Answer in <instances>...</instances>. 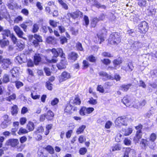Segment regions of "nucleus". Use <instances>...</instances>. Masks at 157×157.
<instances>
[{"label": "nucleus", "mask_w": 157, "mask_h": 157, "mask_svg": "<svg viewBox=\"0 0 157 157\" xmlns=\"http://www.w3.org/2000/svg\"><path fill=\"white\" fill-rule=\"evenodd\" d=\"M46 149L51 154H52L54 153V151L53 147L50 145L48 146L46 148Z\"/></svg>", "instance_id": "nucleus-45"}, {"label": "nucleus", "mask_w": 157, "mask_h": 157, "mask_svg": "<svg viewBox=\"0 0 157 157\" xmlns=\"http://www.w3.org/2000/svg\"><path fill=\"white\" fill-rule=\"evenodd\" d=\"M27 121V119L25 117H22L20 118V122L21 125L24 124Z\"/></svg>", "instance_id": "nucleus-64"}, {"label": "nucleus", "mask_w": 157, "mask_h": 157, "mask_svg": "<svg viewBox=\"0 0 157 157\" xmlns=\"http://www.w3.org/2000/svg\"><path fill=\"white\" fill-rule=\"evenodd\" d=\"M8 124V121H3L1 124V127L2 128L7 127Z\"/></svg>", "instance_id": "nucleus-48"}, {"label": "nucleus", "mask_w": 157, "mask_h": 157, "mask_svg": "<svg viewBox=\"0 0 157 157\" xmlns=\"http://www.w3.org/2000/svg\"><path fill=\"white\" fill-rule=\"evenodd\" d=\"M94 5L98 8H101L104 9L106 8V6L105 5H101L99 2L97 1L94 2Z\"/></svg>", "instance_id": "nucleus-39"}, {"label": "nucleus", "mask_w": 157, "mask_h": 157, "mask_svg": "<svg viewBox=\"0 0 157 157\" xmlns=\"http://www.w3.org/2000/svg\"><path fill=\"white\" fill-rule=\"evenodd\" d=\"M52 84L49 81H48L46 82V86L49 90H52Z\"/></svg>", "instance_id": "nucleus-55"}, {"label": "nucleus", "mask_w": 157, "mask_h": 157, "mask_svg": "<svg viewBox=\"0 0 157 157\" xmlns=\"http://www.w3.org/2000/svg\"><path fill=\"white\" fill-rule=\"evenodd\" d=\"M34 128V124L33 122L29 121L27 125L26 128L29 130V131H33Z\"/></svg>", "instance_id": "nucleus-29"}, {"label": "nucleus", "mask_w": 157, "mask_h": 157, "mask_svg": "<svg viewBox=\"0 0 157 157\" xmlns=\"http://www.w3.org/2000/svg\"><path fill=\"white\" fill-rule=\"evenodd\" d=\"M99 21L97 17L94 18L92 19L91 22V26L93 27L96 26L97 23Z\"/></svg>", "instance_id": "nucleus-37"}, {"label": "nucleus", "mask_w": 157, "mask_h": 157, "mask_svg": "<svg viewBox=\"0 0 157 157\" xmlns=\"http://www.w3.org/2000/svg\"><path fill=\"white\" fill-rule=\"evenodd\" d=\"M34 36L33 35H30L29 36V41L31 42L33 45L35 47H37L39 45V42L36 39H33Z\"/></svg>", "instance_id": "nucleus-18"}, {"label": "nucleus", "mask_w": 157, "mask_h": 157, "mask_svg": "<svg viewBox=\"0 0 157 157\" xmlns=\"http://www.w3.org/2000/svg\"><path fill=\"white\" fill-rule=\"evenodd\" d=\"M142 46V44L139 41L134 42L131 45V47L134 50L141 48Z\"/></svg>", "instance_id": "nucleus-16"}, {"label": "nucleus", "mask_w": 157, "mask_h": 157, "mask_svg": "<svg viewBox=\"0 0 157 157\" xmlns=\"http://www.w3.org/2000/svg\"><path fill=\"white\" fill-rule=\"evenodd\" d=\"M121 39L117 33L111 34L108 40L110 44L113 45L117 44L121 42Z\"/></svg>", "instance_id": "nucleus-1"}, {"label": "nucleus", "mask_w": 157, "mask_h": 157, "mask_svg": "<svg viewBox=\"0 0 157 157\" xmlns=\"http://www.w3.org/2000/svg\"><path fill=\"white\" fill-rule=\"evenodd\" d=\"M69 103L74 106L75 105H79L81 104V101L78 97L76 96L74 99L70 100Z\"/></svg>", "instance_id": "nucleus-13"}, {"label": "nucleus", "mask_w": 157, "mask_h": 157, "mask_svg": "<svg viewBox=\"0 0 157 157\" xmlns=\"http://www.w3.org/2000/svg\"><path fill=\"white\" fill-rule=\"evenodd\" d=\"M10 38L13 44H16L17 42V39L15 36L13 34L10 35Z\"/></svg>", "instance_id": "nucleus-52"}, {"label": "nucleus", "mask_w": 157, "mask_h": 157, "mask_svg": "<svg viewBox=\"0 0 157 157\" xmlns=\"http://www.w3.org/2000/svg\"><path fill=\"white\" fill-rule=\"evenodd\" d=\"M78 57V55L75 52H71L68 55L69 59L72 62H74L77 60Z\"/></svg>", "instance_id": "nucleus-15"}, {"label": "nucleus", "mask_w": 157, "mask_h": 157, "mask_svg": "<svg viewBox=\"0 0 157 157\" xmlns=\"http://www.w3.org/2000/svg\"><path fill=\"white\" fill-rule=\"evenodd\" d=\"M123 131L124 132V134L125 136H128L131 134L132 132V129L131 128H128L124 130Z\"/></svg>", "instance_id": "nucleus-40"}, {"label": "nucleus", "mask_w": 157, "mask_h": 157, "mask_svg": "<svg viewBox=\"0 0 157 157\" xmlns=\"http://www.w3.org/2000/svg\"><path fill=\"white\" fill-rule=\"evenodd\" d=\"M9 62L10 60L9 59H6V60H5L2 63H3L2 65V68L5 69L8 68L9 67Z\"/></svg>", "instance_id": "nucleus-27"}, {"label": "nucleus", "mask_w": 157, "mask_h": 157, "mask_svg": "<svg viewBox=\"0 0 157 157\" xmlns=\"http://www.w3.org/2000/svg\"><path fill=\"white\" fill-rule=\"evenodd\" d=\"M38 157H45L42 150H39L37 152Z\"/></svg>", "instance_id": "nucleus-58"}, {"label": "nucleus", "mask_w": 157, "mask_h": 157, "mask_svg": "<svg viewBox=\"0 0 157 157\" xmlns=\"http://www.w3.org/2000/svg\"><path fill=\"white\" fill-rule=\"evenodd\" d=\"M20 27L23 29L24 31L26 32L27 30V25L24 23L21 24L20 25Z\"/></svg>", "instance_id": "nucleus-63"}, {"label": "nucleus", "mask_w": 157, "mask_h": 157, "mask_svg": "<svg viewBox=\"0 0 157 157\" xmlns=\"http://www.w3.org/2000/svg\"><path fill=\"white\" fill-rule=\"evenodd\" d=\"M15 82L16 86L17 88L18 89H19L20 87L22 86L23 85V83L21 82L17 81V80L16 81H14L13 82Z\"/></svg>", "instance_id": "nucleus-49"}, {"label": "nucleus", "mask_w": 157, "mask_h": 157, "mask_svg": "<svg viewBox=\"0 0 157 157\" xmlns=\"http://www.w3.org/2000/svg\"><path fill=\"white\" fill-rule=\"evenodd\" d=\"M13 29L17 35L19 37L26 39V38L23 37L24 33L19 26L15 25L14 26Z\"/></svg>", "instance_id": "nucleus-6"}, {"label": "nucleus", "mask_w": 157, "mask_h": 157, "mask_svg": "<svg viewBox=\"0 0 157 157\" xmlns=\"http://www.w3.org/2000/svg\"><path fill=\"white\" fill-rule=\"evenodd\" d=\"M124 143L125 145L128 146L131 145V141L129 139L125 138L124 141Z\"/></svg>", "instance_id": "nucleus-61"}, {"label": "nucleus", "mask_w": 157, "mask_h": 157, "mask_svg": "<svg viewBox=\"0 0 157 157\" xmlns=\"http://www.w3.org/2000/svg\"><path fill=\"white\" fill-rule=\"evenodd\" d=\"M26 56L24 54H21L20 56H17L16 57V60L21 63L25 62L26 61Z\"/></svg>", "instance_id": "nucleus-12"}, {"label": "nucleus", "mask_w": 157, "mask_h": 157, "mask_svg": "<svg viewBox=\"0 0 157 157\" xmlns=\"http://www.w3.org/2000/svg\"><path fill=\"white\" fill-rule=\"evenodd\" d=\"M156 12V10L152 7H149L147 10V12L148 13L149 15L154 14Z\"/></svg>", "instance_id": "nucleus-36"}, {"label": "nucleus", "mask_w": 157, "mask_h": 157, "mask_svg": "<svg viewBox=\"0 0 157 157\" xmlns=\"http://www.w3.org/2000/svg\"><path fill=\"white\" fill-rule=\"evenodd\" d=\"M86 127V125H83L80 126L76 131V133L79 134L82 132Z\"/></svg>", "instance_id": "nucleus-41"}, {"label": "nucleus", "mask_w": 157, "mask_h": 157, "mask_svg": "<svg viewBox=\"0 0 157 157\" xmlns=\"http://www.w3.org/2000/svg\"><path fill=\"white\" fill-rule=\"evenodd\" d=\"M121 146L120 145L117 144L112 147V151H118L121 150Z\"/></svg>", "instance_id": "nucleus-43"}, {"label": "nucleus", "mask_w": 157, "mask_h": 157, "mask_svg": "<svg viewBox=\"0 0 157 157\" xmlns=\"http://www.w3.org/2000/svg\"><path fill=\"white\" fill-rule=\"evenodd\" d=\"M53 56L56 58L58 56H60L62 58H65V55L63 53V50L60 48H53L51 50Z\"/></svg>", "instance_id": "nucleus-3"}, {"label": "nucleus", "mask_w": 157, "mask_h": 157, "mask_svg": "<svg viewBox=\"0 0 157 157\" xmlns=\"http://www.w3.org/2000/svg\"><path fill=\"white\" fill-rule=\"evenodd\" d=\"M121 63V60L119 59H115L113 61V63L115 65V67L117 65H119Z\"/></svg>", "instance_id": "nucleus-51"}, {"label": "nucleus", "mask_w": 157, "mask_h": 157, "mask_svg": "<svg viewBox=\"0 0 157 157\" xmlns=\"http://www.w3.org/2000/svg\"><path fill=\"white\" fill-rule=\"evenodd\" d=\"M41 60L40 55L39 54H35L34 56V63L35 64L37 65Z\"/></svg>", "instance_id": "nucleus-21"}, {"label": "nucleus", "mask_w": 157, "mask_h": 157, "mask_svg": "<svg viewBox=\"0 0 157 157\" xmlns=\"http://www.w3.org/2000/svg\"><path fill=\"white\" fill-rule=\"evenodd\" d=\"M3 82L5 83H7L9 82V76L6 74H5L3 77Z\"/></svg>", "instance_id": "nucleus-59"}, {"label": "nucleus", "mask_w": 157, "mask_h": 157, "mask_svg": "<svg viewBox=\"0 0 157 157\" xmlns=\"http://www.w3.org/2000/svg\"><path fill=\"white\" fill-rule=\"evenodd\" d=\"M112 123L110 121H107L105 124V127L107 129H109L110 128V127L112 126Z\"/></svg>", "instance_id": "nucleus-60"}, {"label": "nucleus", "mask_w": 157, "mask_h": 157, "mask_svg": "<svg viewBox=\"0 0 157 157\" xmlns=\"http://www.w3.org/2000/svg\"><path fill=\"white\" fill-rule=\"evenodd\" d=\"M33 36L34 38L35 39H36V40H37L38 42H40L42 41V37L40 35L37 34H35Z\"/></svg>", "instance_id": "nucleus-44"}, {"label": "nucleus", "mask_w": 157, "mask_h": 157, "mask_svg": "<svg viewBox=\"0 0 157 157\" xmlns=\"http://www.w3.org/2000/svg\"><path fill=\"white\" fill-rule=\"evenodd\" d=\"M139 31L141 33H145L148 30L149 27L148 23L145 21H143L138 25Z\"/></svg>", "instance_id": "nucleus-2"}, {"label": "nucleus", "mask_w": 157, "mask_h": 157, "mask_svg": "<svg viewBox=\"0 0 157 157\" xmlns=\"http://www.w3.org/2000/svg\"><path fill=\"white\" fill-rule=\"evenodd\" d=\"M46 116V118L48 120H51L53 119L54 114L52 111L49 110L48 111Z\"/></svg>", "instance_id": "nucleus-25"}, {"label": "nucleus", "mask_w": 157, "mask_h": 157, "mask_svg": "<svg viewBox=\"0 0 157 157\" xmlns=\"http://www.w3.org/2000/svg\"><path fill=\"white\" fill-rule=\"evenodd\" d=\"M122 68L126 71L130 72L133 70L134 69V67L132 63H129L127 65L123 67Z\"/></svg>", "instance_id": "nucleus-17"}, {"label": "nucleus", "mask_w": 157, "mask_h": 157, "mask_svg": "<svg viewBox=\"0 0 157 157\" xmlns=\"http://www.w3.org/2000/svg\"><path fill=\"white\" fill-rule=\"evenodd\" d=\"M19 125V123L18 122L16 121L13 122V125L14 128H12V130L13 135H14L15 132L17 131Z\"/></svg>", "instance_id": "nucleus-28"}, {"label": "nucleus", "mask_w": 157, "mask_h": 157, "mask_svg": "<svg viewBox=\"0 0 157 157\" xmlns=\"http://www.w3.org/2000/svg\"><path fill=\"white\" fill-rule=\"evenodd\" d=\"M131 86L132 84H131L122 85L120 86L121 89L123 91H127Z\"/></svg>", "instance_id": "nucleus-26"}, {"label": "nucleus", "mask_w": 157, "mask_h": 157, "mask_svg": "<svg viewBox=\"0 0 157 157\" xmlns=\"http://www.w3.org/2000/svg\"><path fill=\"white\" fill-rule=\"evenodd\" d=\"M76 48L78 51H83L84 49L82 47V44L79 42H78L76 44Z\"/></svg>", "instance_id": "nucleus-38"}, {"label": "nucleus", "mask_w": 157, "mask_h": 157, "mask_svg": "<svg viewBox=\"0 0 157 157\" xmlns=\"http://www.w3.org/2000/svg\"><path fill=\"white\" fill-rule=\"evenodd\" d=\"M88 102L90 104L92 105H95L97 103L96 100L94 99L93 98H90Z\"/></svg>", "instance_id": "nucleus-56"}, {"label": "nucleus", "mask_w": 157, "mask_h": 157, "mask_svg": "<svg viewBox=\"0 0 157 157\" xmlns=\"http://www.w3.org/2000/svg\"><path fill=\"white\" fill-rule=\"evenodd\" d=\"M50 24L53 27L55 28L57 26L58 22H56L53 20L50 21Z\"/></svg>", "instance_id": "nucleus-57"}, {"label": "nucleus", "mask_w": 157, "mask_h": 157, "mask_svg": "<svg viewBox=\"0 0 157 157\" xmlns=\"http://www.w3.org/2000/svg\"><path fill=\"white\" fill-rule=\"evenodd\" d=\"M86 59L92 63H94L96 61V58L92 55H90L88 58H86Z\"/></svg>", "instance_id": "nucleus-42"}, {"label": "nucleus", "mask_w": 157, "mask_h": 157, "mask_svg": "<svg viewBox=\"0 0 157 157\" xmlns=\"http://www.w3.org/2000/svg\"><path fill=\"white\" fill-rule=\"evenodd\" d=\"M28 132L26 129L22 128H21L20 129L19 132H18V133L20 135L27 133Z\"/></svg>", "instance_id": "nucleus-47"}, {"label": "nucleus", "mask_w": 157, "mask_h": 157, "mask_svg": "<svg viewBox=\"0 0 157 157\" xmlns=\"http://www.w3.org/2000/svg\"><path fill=\"white\" fill-rule=\"evenodd\" d=\"M73 15V18L75 19L77 18L82 17L83 16V13L78 10H76L75 12L72 13Z\"/></svg>", "instance_id": "nucleus-24"}, {"label": "nucleus", "mask_w": 157, "mask_h": 157, "mask_svg": "<svg viewBox=\"0 0 157 157\" xmlns=\"http://www.w3.org/2000/svg\"><path fill=\"white\" fill-rule=\"evenodd\" d=\"M19 143V141L17 139H10V145L13 147L16 146Z\"/></svg>", "instance_id": "nucleus-34"}, {"label": "nucleus", "mask_w": 157, "mask_h": 157, "mask_svg": "<svg viewBox=\"0 0 157 157\" xmlns=\"http://www.w3.org/2000/svg\"><path fill=\"white\" fill-rule=\"evenodd\" d=\"M2 34L3 39H6V37H8L10 35V31L8 30H5L2 31Z\"/></svg>", "instance_id": "nucleus-35"}, {"label": "nucleus", "mask_w": 157, "mask_h": 157, "mask_svg": "<svg viewBox=\"0 0 157 157\" xmlns=\"http://www.w3.org/2000/svg\"><path fill=\"white\" fill-rule=\"evenodd\" d=\"M39 24L37 23L34 24L32 27L31 31L33 33H37L39 30Z\"/></svg>", "instance_id": "nucleus-20"}, {"label": "nucleus", "mask_w": 157, "mask_h": 157, "mask_svg": "<svg viewBox=\"0 0 157 157\" xmlns=\"http://www.w3.org/2000/svg\"><path fill=\"white\" fill-rule=\"evenodd\" d=\"M156 138V135L154 133H152L149 138L150 141L149 142H150L151 145H150V147L151 148H153L155 146V143L154 141H155Z\"/></svg>", "instance_id": "nucleus-10"}, {"label": "nucleus", "mask_w": 157, "mask_h": 157, "mask_svg": "<svg viewBox=\"0 0 157 157\" xmlns=\"http://www.w3.org/2000/svg\"><path fill=\"white\" fill-rule=\"evenodd\" d=\"M10 17V16L6 10L0 11V20H2L3 18H5L10 22L9 19Z\"/></svg>", "instance_id": "nucleus-9"}, {"label": "nucleus", "mask_w": 157, "mask_h": 157, "mask_svg": "<svg viewBox=\"0 0 157 157\" xmlns=\"http://www.w3.org/2000/svg\"><path fill=\"white\" fill-rule=\"evenodd\" d=\"M60 41L62 44H63L67 42V39L65 36H62L59 38Z\"/></svg>", "instance_id": "nucleus-53"}, {"label": "nucleus", "mask_w": 157, "mask_h": 157, "mask_svg": "<svg viewBox=\"0 0 157 157\" xmlns=\"http://www.w3.org/2000/svg\"><path fill=\"white\" fill-rule=\"evenodd\" d=\"M18 72V68L15 67L10 70V73L12 74V78L11 82H13L18 80L17 74Z\"/></svg>", "instance_id": "nucleus-5"}, {"label": "nucleus", "mask_w": 157, "mask_h": 157, "mask_svg": "<svg viewBox=\"0 0 157 157\" xmlns=\"http://www.w3.org/2000/svg\"><path fill=\"white\" fill-rule=\"evenodd\" d=\"M122 102L127 106L130 105V101L129 100V97L128 96L124 97L122 100Z\"/></svg>", "instance_id": "nucleus-22"}, {"label": "nucleus", "mask_w": 157, "mask_h": 157, "mask_svg": "<svg viewBox=\"0 0 157 157\" xmlns=\"http://www.w3.org/2000/svg\"><path fill=\"white\" fill-rule=\"evenodd\" d=\"M134 151L133 149H131L129 148H126L124 154V157H129V154L133 152Z\"/></svg>", "instance_id": "nucleus-30"}, {"label": "nucleus", "mask_w": 157, "mask_h": 157, "mask_svg": "<svg viewBox=\"0 0 157 157\" xmlns=\"http://www.w3.org/2000/svg\"><path fill=\"white\" fill-rule=\"evenodd\" d=\"M77 110V108L75 107L71 104L70 103L69 104H67L66 108L64 109L65 112L67 113L70 114L72 112L71 110L76 111Z\"/></svg>", "instance_id": "nucleus-8"}, {"label": "nucleus", "mask_w": 157, "mask_h": 157, "mask_svg": "<svg viewBox=\"0 0 157 157\" xmlns=\"http://www.w3.org/2000/svg\"><path fill=\"white\" fill-rule=\"evenodd\" d=\"M18 109L16 105H14L11 108V113L12 115L16 116L18 113Z\"/></svg>", "instance_id": "nucleus-23"}, {"label": "nucleus", "mask_w": 157, "mask_h": 157, "mask_svg": "<svg viewBox=\"0 0 157 157\" xmlns=\"http://www.w3.org/2000/svg\"><path fill=\"white\" fill-rule=\"evenodd\" d=\"M127 120L125 116L119 117L116 119L115 121V125L119 126L121 125L126 126L127 125Z\"/></svg>", "instance_id": "nucleus-4"}, {"label": "nucleus", "mask_w": 157, "mask_h": 157, "mask_svg": "<svg viewBox=\"0 0 157 157\" xmlns=\"http://www.w3.org/2000/svg\"><path fill=\"white\" fill-rule=\"evenodd\" d=\"M146 0H138V4L140 7H144L146 6Z\"/></svg>", "instance_id": "nucleus-32"}, {"label": "nucleus", "mask_w": 157, "mask_h": 157, "mask_svg": "<svg viewBox=\"0 0 157 157\" xmlns=\"http://www.w3.org/2000/svg\"><path fill=\"white\" fill-rule=\"evenodd\" d=\"M140 144L142 147H145L147 146L150 147V145H151L150 142H149L147 140L143 139H141Z\"/></svg>", "instance_id": "nucleus-19"}, {"label": "nucleus", "mask_w": 157, "mask_h": 157, "mask_svg": "<svg viewBox=\"0 0 157 157\" xmlns=\"http://www.w3.org/2000/svg\"><path fill=\"white\" fill-rule=\"evenodd\" d=\"M87 152V149L86 148L83 147L81 148L79 150V153L82 155H84Z\"/></svg>", "instance_id": "nucleus-54"}, {"label": "nucleus", "mask_w": 157, "mask_h": 157, "mask_svg": "<svg viewBox=\"0 0 157 157\" xmlns=\"http://www.w3.org/2000/svg\"><path fill=\"white\" fill-rule=\"evenodd\" d=\"M142 136V132L141 130H137L136 134L133 138V140L136 144L138 143L139 140L141 139Z\"/></svg>", "instance_id": "nucleus-11"}, {"label": "nucleus", "mask_w": 157, "mask_h": 157, "mask_svg": "<svg viewBox=\"0 0 157 157\" xmlns=\"http://www.w3.org/2000/svg\"><path fill=\"white\" fill-rule=\"evenodd\" d=\"M146 103V101L145 100H143L142 101H140V103L139 106H136L135 105H134V107L135 108L138 109L139 107H142L144 106L145 105Z\"/></svg>", "instance_id": "nucleus-50"}, {"label": "nucleus", "mask_w": 157, "mask_h": 157, "mask_svg": "<svg viewBox=\"0 0 157 157\" xmlns=\"http://www.w3.org/2000/svg\"><path fill=\"white\" fill-rule=\"evenodd\" d=\"M67 64V61L65 58L62 59L60 62L57 64V67L58 69H62L66 67V65Z\"/></svg>", "instance_id": "nucleus-14"}, {"label": "nucleus", "mask_w": 157, "mask_h": 157, "mask_svg": "<svg viewBox=\"0 0 157 157\" xmlns=\"http://www.w3.org/2000/svg\"><path fill=\"white\" fill-rule=\"evenodd\" d=\"M71 76V74L66 71L63 72L61 75L60 77V81L63 82L70 78Z\"/></svg>", "instance_id": "nucleus-7"}, {"label": "nucleus", "mask_w": 157, "mask_h": 157, "mask_svg": "<svg viewBox=\"0 0 157 157\" xmlns=\"http://www.w3.org/2000/svg\"><path fill=\"white\" fill-rule=\"evenodd\" d=\"M58 2L61 5L62 7L65 10H67L68 7L67 4L65 3L62 0H58Z\"/></svg>", "instance_id": "nucleus-31"}, {"label": "nucleus", "mask_w": 157, "mask_h": 157, "mask_svg": "<svg viewBox=\"0 0 157 157\" xmlns=\"http://www.w3.org/2000/svg\"><path fill=\"white\" fill-rule=\"evenodd\" d=\"M87 113L86 108L85 107H82L79 111V114L81 115L84 116Z\"/></svg>", "instance_id": "nucleus-33"}, {"label": "nucleus", "mask_w": 157, "mask_h": 157, "mask_svg": "<svg viewBox=\"0 0 157 157\" xmlns=\"http://www.w3.org/2000/svg\"><path fill=\"white\" fill-rule=\"evenodd\" d=\"M22 17L21 16H19L15 18L14 20V22L18 23L19 21H22Z\"/></svg>", "instance_id": "nucleus-62"}, {"label": "nucleus", "mask_w": 157, "mask_h": 157, "mask_svg": "<svg viewBox=\"0 0 157 157\" xmlns=\"http://www.w3.org/2000/svg\"><path fill=\"white\" fill-rule=\"evenodd\" d=\"M9 44V41L7 40H3L1 41V47L2 48L4 47L5 46H7Z\"/></svg>", "instance_id": "nucleus-46"}]
</instances>
